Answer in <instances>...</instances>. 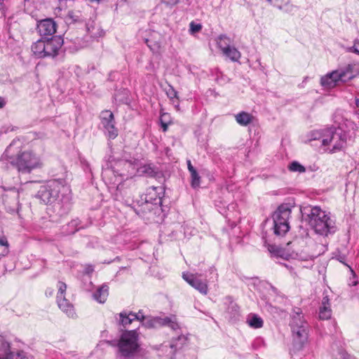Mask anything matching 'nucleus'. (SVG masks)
Segmentation results:
<instances>
[{"instance_id": "1", "label": "nucleus", "mask_w": 359, "mask_h": 359, "mask_svg": "<svg viewBox=\"0 0 359 359\" xmlns=\"http://www.w3.org/2000/svg\"><path fill=\"white\" fill-rule=\"evenodd\" d=\"M333 119L339 126L338 128L330 127L312 131L309 138L310 141H319L322 149L329 154L338 152L346 145L347 133L341 126H345L348 130H357L358 129L356 124L344 117L342 110H337Z\"/></svg>"}, {"instance_id": "2", "label": "nucleus", "mask_w": 359, "mask_h": 359, "mask_svg": "<svg viewBox=\"0 0 359 359\" xmlns=\"http://www.w3.org/2000/svg\"><path fill=\"white\" fill-rule=\"evenodd\" d=\"M149 168H139L137 161L117 160L110 163V165L104 168L102 172V179L110 189L119 191L123 181L131 178L137 172H148Z\"/></svg>"}, {"instance_id": "3", "label": "nucleus", "mask_w": 359, "mask_h": 359, "mask_svg": "<svg viewBox=\"0 0 359 359\" xmlns=\"http://www.w3.org/2000/svg\"><path fill=\"white\" fill-rule=\"evenodd\" d=\"M70 192L69 187L62 180H53L41 186L38 193V198L45 204H53L55 210H58V214L62 215L60 211L65 205H67Z\"/></svg>"}, {"instance_id": "4", "label": "nucleus", "mask_w": 359, "mask_h": 359, "mask_svg": "<svg viewBox=\"0 0 359 359\" xmlns=\"http://www.w3.org/2000/svg\"><path fill=\"white\" fill-rule=\"evenodd\" d=\"M17 143L15 140H13L7 147L2 158L0 159V167L4 164V158H10L11 164L15 165L18 172L21 173H30L32 170L43 167V163L41 156L32 151H20L15 158H13V149Z\"/></svg>"}, {"instance_id": "5", "label": "nucleus", "mask_w": 359, "mask_h": 359, "mask_svg": "<svg viewBox=\"0 0 359 359\" xmlns=\"http://www.w3.org/2000/svg\"><path fill=\"white\" fill-rule=\"evenodd\" d=\"M302 211L316 233L327 236L335 232V222L331 218L330 212L322 210L318 206L304 207Z\"/></svg>"}, {"instance_id": "6", "label": "nucleus", "mask_w": 359, "mask_h": 359, "mask_svg": "<svg viewBox=\"0 0 359 359\" xmlns=\"http://www.w3.org/2000/svg\"><path fill=\"white\" fill-rule=\"evenodd\" d=\"M354 65L348 64L343 67H339L337 69L329 72L320 78V85L325 89H332L339 86L340 83H344L352 80L355 76Z\"/></svg>"}, {"instance_id": "7", "label": "nucleus", "mask_w": 359, "mask_h": 359, "mask_svg": "<svg viewBox=\"0 0 359 359\" xmlns=\"http://www.w3.org/2000/svg\"><path fill=\"white\" fill-rule=\"evenodd\" d=\"M139 334L136 330L122 333L118 343V353L121 357L130 358L138 353L140 346Z\"/></svg>"}, {"instance_id": "8", "label": "nucleus", "mask_w": 359, "mask_h": 359, "mask_svg": "<svg viewBox=\"0 0 359 359\" xmlns=\"http://www.w3.org/2000/svg\"><path fill=\"white\" fill-rule=\"evenodd\" d=\"M291 215V208L287 204L278 207L274 212L273 218L274 223V233L278 236H284L290 229L289 219Z\"/></svg>"}, {"instance_id": "9", "label": "nucleus", "mask_w": 359, "mask_h": 359, "mask_svg": "<svg viewBox=\"0 0 359 359\" xmlns=\"http://www.w3.org/2000/svg\"><path fill=\"white\" fill-rule=\"evenodd\" d=\"M291 329L294 340L302 345L308 338V325L301 313L297 312L291 321Z\"/></svg>"}, {"instance_id": "10", "label": "nucleus", "mask_w": 359, "mask_h": 359, "mask_svg": "<svg viewBox=\"0 0 359 359\" xmlns=\"http://www.w3.org/2000/svg\"><path fill=\"white\" fill-rule=\"evenodd\" d=\"M140 323L147 328H156L161 326L166 325L174 331L180 329V325L177 323L175 317L161 318V317H145L140 319Z\"/></svg>"}, {"instance_id": "11", "label": "nucleus", "mask_w": 359, "mask_h": 359, "mask_svg": "<svg viewBox=\"0 0 359 359\" xmlns=\"http://www.w3.org/2000/svg\"><path fill=\"white\" fill-rule=\"evenodd\" d=\"M217 46L222 53L233 62H237L241 57L240 51L233 46H231L230 39L225 35H220L218 37Z\"/></svg>"}, {"instance_id": "12", "label": "nucleus", "mask_w": 359, "mask_h": 359, "mask_svg": "<svg viewBox=\"0 0 359 359\" xmlns=\"http://www.w3.org/2000/svg\"><path fill=\"white\" fill-rule=\"evenodd\" d=\"M100 119L105 134L109 139H115L118 136V131L115 126V120L113 113L109 110L102 111L100 114Z\"/></svg>"}, {"instance_id": "13", "label": "nucleus", "mask_w": 359, "mask_h": 359, "mask_svg": "<svg viewBox=\"0 0 359 359\" xmlns=\"http://www.w3.org/2000/svg\"><path fill=\"white\" fill-rule=\"evenodd\" d=\"M0 359H25V353L13 348L10 342L0 335Z\"/></svg>"}, {"instance_id": "14", "label": "nucleus", "mask_w": 359, "mask_h": 359, "mask_svg": "<svg viewBox=\"0 0 359 359\" xmlns=\"http://www.w3.org/2000/svg\"><path fill=\"white\" fill-rule=\"evenodd\" d=\"M187 335L181 334L177 337H173L168 344L162 345V351H165L168 356H172L179 350L182 349L187 343Z\"/></svg>"}, {"instance_id": "15", "label": "nucleus", "mask_w": 359, "mask_h": 359, "mask_svg": "<svg viewBox=\"0 0 359 359\" xmlns=\"http://www.w3.org/2000/svg\"><path fill=\"white\" fill-rule=\"evenodd\" d=\"M198 274H193L188 272L182 273V278L187 283L202 294L205 295L208 292V284L206 281L201 280Z\"/></svg>"}, {"instance_id": "16", "label": "nucleus", "mask_w": 359, "mask_h": 359, "mask_svg": "<svg viewBox=\"0 0 359 359\" xmlns=\"http://www.w3.org/2000/svg\"><path fill=\"white\" fill-rule=\"evenodd\" d=\"M63 44V39L58 36L45 40L46 57H55L59 54Z\"/></svg>"}, {"instance_id": "17", "label": "nucleus", "mask_w": 359, "mask_h": 359, "mask_svg": "<svg viewBox=\"0 0 359 359\" xmlns=\"http://www.w3.org/2000/svg\"><path fill=\"white\" fill-rule=\"evenodd\" d=\"M37 31L43 39L51 36L56 32V23L50 18L41 20L37 24Z\"/></svg>"}, {"instance_id": "18", "label": "nucleus", "mask_w": 359, "mask_h": 359, "mask_svg": "<svg viewBox=\"0 0 359 359\" xmlns=\"http://www.w3.org/2000/svg\"><path fill=\"white\" fill-rule=\"evenodd\" d=\"M332 316L331 303L328 297L324 296L322 299L319 307V318L321 320H328Z\"/></svg>"}, {"instance_id": "19", "label": "nucleus", "mask_w": 359, "mask_h": 359, "mask_svg": "<svg viewBox=\"0 0 359 359\" xmlns=\"http://www.w3.org/2000/svg\"><path fill=\"white\" fill-rule=\"evenodd\" d=\"M57 302L59 308L65 313L67 316L74 318L76 316L73 305L69 302L65 297H57Z\"/></svg>"}, {"instance_id": "20", "label": "nucleus", "mask_w": 359, "mask_h": 359, "mask_svg": "<svg viewBox=\"0 0 359 359\" xmlns=\"http://www.w3.org/2000/svg\"><path fill=\"white\" fill-rule=\"evenodd\" d=\"M142 318L143 313L141 311H139L137 313L132 312L129 313L128 314L126 313H120V321L123 326L130 325L135 320L140 322V319Z\"/></svg>"}, {"instance_id": "21", "label": "nucleus", "mask_w": 359, "mask_h": 359, "mask_svg": "<svg viewBox=\"0 0 359 359\" xmlns=\"http://www.w3.org/2000/svg\"><path fill=\"white\" fill-rule=\"evenodd\" d=\"M32 51L36 57H46L45 39L43 38L34 42L32 46Z\"/></svg>"}, {"instance_id": "22", "label": "nucleus", "mask_w": 359, "mask_h": 359, "mask_svg": "<svg viewBox=\"0 0 359 359\" xmlns=\"http://www.w3.org/2000/svg\"><path fill=\"white\" fill-rule=\"evenodd\" d=\"M109 295V287L107 285H102L99 287L93 294V298L100 304L106 302Z\"/></svg>"}, {"instance_id": "23", "label": "nucleus", "mask_w": 359, "mask_h": 359, "mask_svg": "<svg viewBox=\"0 0 359 359\" xmlns=\"http://www.w3.org/2000/svg\"><path fill=\"white\" fill-rule=\"evenodd\" d=\"M236 122L241 126H247L250 124L254 119V116L248 112L241 111L234 116Z\"/></svg>"}, {"instance_id": "24", "label": "nucleus", "mask_w": 359, "mask_h": 359, "mask_svg": "<svg viewBox=\"0 0 359 359\" xmlns=\"http://www.w3.org/2000/svg\"><path fill=\"white\" fill-rule=\"evenodd\" d=\"M268 2L277 8L285 12H291L293 8L292 5L290 3V0H272V1Z\"/></svg>"}, {"instance_id": "25", "label": "nucleus", "mask_w": 359, "mask_h": 359, "mask_svg": "<svg viewBox=\"0 0 359 359\" xmlns=\"http://www.w3.org/2000/svg\"><path fill=\"white\" fill-rule=\"evenodd\" d=\"M87 32L92 38L100 37L104 34V32L100 26L93 22L87 25Z\"/></svg>"}, {"instance_id": "26", "label": "nucleus", "mask_w": 359, "mask_h": 359, "mask_svg": "<svg viewBox=\"0 0 359 359\" xmlns=\"http://www.w3.org/2000/svg\"><path fill=\"white\" fill-rule=\"evenodd\" d=\"M247 323L252 328L257 329L263 326V320L256 314H252L247 318Z\"/></svg>"}, {"instance_id": "27", "label": "nucleus", "mask_w": 359, "mask_h": 359, "mask_svg": "<svg viewBox=\"0 0 359 359\" xmlns=\"http://www.w3.org/2000/svg\"><path fill=\"white\" fill-rule=\"evenodd\" d=\"M9 252V243L6 237L0 238V259Z\"/></svg>"}, {"instance_id": "28", "label": "nucleus", "mask_w": 359, "mask_h": 359, "mask_svg": "<svg viewBox=\"0 0 359 359\" xmlns=\"http://www.w3.org/2000/svg\"><path fill=\"white\" fill-rule=\"evenodd\" d=\"M288 168L291 172H299V173L305 172L306 170V168L297 161H292L289 165Z\"/></svg>"}, {"instance_id": "29", "label": "nucleus", "mask_w": 359, "mask_h": 359, "mask_svg": "<svg viewBox=\"0 0 359 359\" xmlns=\"http://www.w3.org/2000/svg\"><path fill=\"white\" fill-rule=\"evenodd\" d=\"M81 13L79 11H70L68 12L65 19L67 23H72L80 20Z\"/></svg>"}, {"instance_id": "30", "label": "nucleus", "mask_w": 359, "mask_h": 359, "mask_svg": "<svg viewBox=\"0 0 359 359\" xmlns=\"http://www.w3.org/2000/svg\"><path fill=\"white\" fill-rule=\"evenodd\" d=\"M146 43L153 53H158L161 49V43L159 42H153L151 39H147Z\"/></svg>"}, {"instance_id": "31", "label": "nucleus", "mask_w": 359, "mask_h": 359, "mask_svg": "<svg viewBox=\"0 0 359 359\" xmlns=\"http://www.w3.org/2000/svg\"><path fill=\"white\" fill-rule=\"evenodd\" d=\"M191 186L194 188L198 187L201 182V177L198 175L196 170L191 172Z\"/></svg>"}, {"instance_id": "32", "label": "nucleus", "mask_w": 359, "mask_h": 359, "mask_svg": "<svg viewBox=\"0 0 359 359\" xmlns=\"http://www.w3.org/2000/svg\"><path fill=\"white\" fill-rule=\"evenodd\" d=\"M202 29V25L200 23H196L194 21H191L189 24V33L191 34H194Z\"/></svg>"}, {"instance_id": "33", "label": "nucleus", "mask_w": 359, "mask_h": 359, "mask_svg": "<svg viewBox=\"0 0 359 359\" xmlns=\"http://www.w3.org/2000/svg\"><path fill=\"white\" fill-rule=\"evenodd\" d=\"M166 95L172 102H174L175 99H178L177 92L171 86L166 90Z\"/></svg>"}, {"instance_id": "34", "label": "nucleus", "mask_w": 359, "mask_h": 359, "mask_svg": "<svg viewBox=\"0 0 359 359\" xmlns=\"http://www.w3.org/2000/svg\"><path fill=\"white\" fill-rule=\"evenodd\" d=\"M57 287H58V293H57V296H60V297H65L64 296V293L66 291V289H67V285L65 283H62V282H59L58 283V285H57Z\"/></svg>"}, {"instance_id": "35", "label": "nucleus", "mask_w": 359, "mask_h": 359, "mask_svg": "<svg viewBox=\"0 0 359 359\" xmlns=\"http://www.w3.org/2000/svg\"><path fill=\"white\" fill-rule=\"evenodd\" d=\"M347 51L355 53L359 55V39H356L354 41L353 46L347 48Z\"/></svg>"}, {"instance_id": "36", "label": "nucleus", "mask_w": 359, "mask_h": 359, "mask_svg": "<svg viewBox=\"0 0 359 359\" xmlns=\"http://www.w3.org/2000/svg\"><path fill=\"white\" fill-rule=\"evenodd\" d=\"M179 0H162L167 5H175Z\"/></svg>"}, {"instance_id": "37", "label": "nucleus", "mask_w": 359, "mask_h": 359, "mask_svg": "<svg viewBox=\"0 0 359 359\" xmlns=\"http://www.w3.org/2000/svg\"><path fill=\"white\" fill-rule=\"evenodd\" d=\"M94 271L93 266L88 265L85 268V273L87 274L91 273Z\"/></svg>"}, {"instance_id": "38", "label": "nucleus", "mask_w": 359, "mask_h": 359, "mask_svg": "<svg viewBox=\"0 0 359 359\" xmlns=\"http://www.w3.org/2000/svg\"><path fill=\"white\" fill-rule=\"evenodd\" d=\"M187 165H188V169H189V171L190 172V173L196 170L194 168V166L191 165V161H189V160L187 161Z\"/></svg>"}, {"instance_id": "39", "label": "nucleus", "mask_w": 359, "mask_h": 359, "mask_svg": "<svg viewBox=\"0 0 359 359\" xmlns=\"http://www.w3.org/2000/svg\"><path fill=\"white\" fill-rule=\"evenodd\" d=\"M6 104V101L4 98L0 97V109L3 108Z\"/></svg>"}, {"instance_id": "40", "label": "nucleus", "mask_w": 359, "mask_h": 359, "mask_svg": "<svg viewBox=\"0 0 359 359\" xmlns=\"http://www.w3.org/2000/svg\"><path fill=\"white\" fill-rule=\"evenodd\" d=\"M162 126L163 128V130L165 131L167 130V128H168L167 124L163 123Z\"/></svg>"}, {"instance_id": "41", "label": "nucleus", "mask_w": 359, "mask_h": 359, "mask_svg": "<svg viewBox=\"0 0 359 359\" xmlns=\"http://www.w3.org/2000/svg\"><path fill=\"white\" fill-rule=\"evenodd\" d=\"M355 105L357 107H359V100L358 99L355 100Z\"/></svg>"}, {"instance_id": "42", "label": "nucleus", "mask_w": 359, "mask_h": 359, "mask_svg": "<svg viewBox=\"0 0 359 359\" xmlns=\"http://www.w3.org/2000/svg\"><path fill=\"white\" fill-rule=\"evenodd\" d=\"M89 1H97V2L100 1V0H89Z\"/></svg>"}, {"instance_id": "43", "label": "nucleus", "mask_w": 359, "mask_h": 359, "mask_svg": "<svg viewBox=\"0 0 359 359\" xmlns=\"http://www.w3.org/2000/svg\"><path fill=\"white\" fill-rule=\"evenodd\" d=\"M347 359H355L354 357H348Z\"/></svg>"}, {"instance_id": "44", "label": "nucleus", "mask_w": 359, "mask_h": 359, "mask_svg": "<svg viewBox=\"0 0 359 359\" xmlns=\"http://www.w3.org/2000/svg\"><path fill=\"white\" fill-rule=\"evenodd\" d=\"M175 107H176V108H177V109L178 110V109H179V104H177V105L175 106Z\"/></svg>"}, {"instance_id": "45", "label": "nucleus", "mask_w": 359, "mask_h": 359, "mask_svg": "<svg viewBox=\"0 0 359 359\" xmlns=\"http://www.w3.org/2000/svg\"><path fill=\"white\" fill-rule=\"evenodd\" d=\"M267 1H272V0H266Z\"/></svg>"}, {"instance_id": "46", "label": "nucleus", "mask_w": 359, "mask_h": 359, "mask_svg": "<svg viewBox=\"0 0 359 359\" xmlns=\"http://www.w3.org/2000/svg\"><path fill=\"white\" fill-rule=\"evenodd\" d=\"M25 359H27L26 356L25 355Z\"/></svg>"}]
</instances>
